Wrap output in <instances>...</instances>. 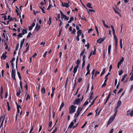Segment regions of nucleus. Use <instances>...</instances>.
<instances>
[{"label":"nucleus","instance_id":"f257e3e1","mask_svg":"<svg viewBox=\"0 0 133 133\" xmlns=\"http://www.w3.org/2000/svg\"><path fill=\"white\" fill-rule=\"evenodd\" d=\"M76 107L72 105L69 108V113L71 114L74 112L76 111Z\"/></svg>","mask_w":133,"mask_h":133},{"label":"nucleus","instance_id":"f03ea898","mask_svg":"<svg viewBox=\"0 0 133 133\" xmlns=\"http://www.w3.org/2000/svg\"><path fill=\"white\" fill-rule=\"evenodd\" d=\"M82 110V108L81 107L78 108L77 112L75 113L74 115V117L77 118L81 112Z\"/></svg>","mask_w":133,"mask_h":133},{"label":"nucleus","instance_id":"7ed1b4c3","mask_svg":"<svg viewBox=\"0 0 133 133\" xmlns=\"http://www.w3.org/2000/svg\"><path fill=\"white\" fill-rule=\"evenodd\" d=\"M60 13L61 15V18L62 19L64 18V19L66 21H68L69 19V17H67L66 15H65L62 12L60 11Z\"/></svg>","mask_w":133,"mask_h":133},{"label":"nucleus","instance_id":"20e7f679","mask_svg":"<svg viewBox=\"0 0 133 133\" xmlns=\"http://www.w3.org/2000/svg\"><path fill=\"white\" fill-rule=\"evenodd\" d=\"M20 85L21 87V89H19V91L18 92H17L16 94V95L17 96H19L21 92V90H22V83L21 81L20 82Z\"/></svg>","mask_w":133,"mask_h":133},{"label":"nucleus","instance_id":"39448f33","mask_svg":"<svg viewBox=\"0 0 133 133\" xmlns=\"http://www.w3.org/2000/svg\"><path fill=\"white\" fill-rule=\"evenodd\" d=\"M76 122V119H75L73 120L71 122L70 124H69L68 127V128L70 129L71 128L73 127L74 123H75Z\"/></svg>","mask_w":133,"mask_h":133},{"label":"nucleus","instance_id":"423d86ee","mask_svg":"<svg viewBox=\"0 0 133 133\" xmlns=\"http://www.w3.org/2000/svg\"><path fill=\"white\" fill-rule=\"evenodd\" d=\"M127 115H130L131 117L133 116V110L131 111L130 112V110H128L127 112Z\"/></svg>","mask_w":133,"mask_h":133},{"label":"nucleus","instance_id":"0eeeda50","mask_svg":"<svg viewBox=\"0 0 133 133\" xmlns=\"http://www.w3.org/2000/svg\"><path fill=\"white\" fill-rule=\"evenodd\" d=\"M69 2L68 3H63L62 2V6L63 7H65L66 8H68L69 6Z\"/></svg>","mask_w":133,"mask_h":133},{"label":"nucleus","instance_id":"6e6552de","mask_svg":"<svg viewBox=\"0 0 133 133\" xmlns=\"http://www.w3.org/2000/svg\"><path fill=\"white\" fill-rule=\"evenodd\" d=\"M114 119L112 117H110L108 121L107 126L109 125V124L111 123Z\"/></svg>","mask_w":133,"mask_h":133},{"label":"nucleus","instance_id":"1a4fd4ad","mask_svg":"<svg viewBox=\"0 0 133 133\" xmlns=\"http://www.w3.org/2000/svg\"><path fill=\"white\" fill-rule=\"evenodd\" d=\"M80 101V99H77L74 102V104L75 105H78Z\"/></svg>","mask_w":133,"mask_h":133},{"label":"nucleus","instance_id":"9d476101","mask_svg":"<svg viewBox=\"0 0 133 133\" xmlns=\"http://www.w3.org/2000/svg\"><path fill=\"white\" fill-rule=\"evenodd\" d=\"M2 36L4 37V38L5 39V41L6 42H8V38L7 36L6 35L5 36L4 33H3Z\"/></svg>","mask_w":133,"mask_h":133},{"label":"nucleus","instance_id":"9b49d317","mask_svg":"<svg viewBox=\"0 0 133 133\" xmlns=\"http://www.w3.org/2000/svg\"><path fill=\"white\" fill-rule=\"evenodd\" d=\"M41 28V26L39 25H38L37 24H36V26L35 29V30L36 31H38Z\"/></svg>","mask_w":133,"mask_h":133},{"label":"nucleus","instance_id":"f8f14e48","mask_svg":"<svg viewBox=\"0 0 133 133\" xmlns=\"http://www.w3.org/2000/svg\"><path fill=\"white\" fill-rule=\"evenodd\" d=\"M52 18L51 17H49V19L47 22V23L49 25H50L51 23Z\"/></svg>","mask_w":133,"mask_h":133},{"label":"nucleus","instance_id":"ddd939ff","mask_svg":"<svg viewBox=\"0 0 133 133\" xmlns=\"http://www.w3.org/2000/svg\"><path fill=\"white\" fill-rule=\"evenodd\" d=\"M77 36H80L82 34V30H78L77 31Z\"/></svg>","mask_w":133,"mask_h":133},{"label":"nucleus","instance_id":"4468645a","mask_svg":"<svg viewBox=\"0 0 133 133\" xmlns=\"http://www.w3.org/2000/svg\"><path fill=\"white\" fill-rule=\"evenodd\" d=\"M104 40V39L103 38H101L99 39L97 41V43H101Z\"/></svg>","mask_w":133,"mask_h":133},{"label":"nucleus","instance_id":"2eb2a0df","mask_svg":"<svg viewBox=\"0 0 133 133\" xmlns=\"http://www.w3.org/2000/svg\"><path fill=\"white\" fill-rule=\"evenodd\" d=\"M64 102H62L61 103V104L60 107L59 111H61L62 108L64 107Z\"/></svg>","mask_w":133,"mask_h":133},{"label":"nucleus","instance_id":"dca6fc26","mask_svg":"<svg viewBox=\"0 0 133 133\" xmlns=\"http://www.w3.org/2000/svg\"><path fill=\"white\" fill-rule=\"evenodd\" d=\"M78 67L75 66L74 68V71H73V73L74 74H75L78 68Z\"/></svg>","mask_w":133,"mask_h":133},{"label":"nucleus","instance_id":"f3484780","mask_svg":"<svg viewBox=\"0 0 133 133\" xmlns=\"http://www.w3.org/2000/svg\"><path fill=\"white\" fill-rule=\"evenodd\" d=\"M7 57V56L6 55H5V54H4V53L2 55L1 57V58L2 59H5Z\"/></svg>","mask_w":133,"mask_h":133},{"label":"nucleus","instance_id":"a211bd4d","mask_svg":"<svg viewBox=\"0 0 133 133\" xmlns=\"http://www.w3.org/2000/svg\"><path fill=\"white\" fill-rule=\"evenodd\" d=\"M111 45H109L108 47V53L109 55L110 54L111 52Z\"/></svg>","mask_w":133,"mask_h":133},{"label":"nucleus","instance_id":"6ab92c4d","mask_svg":"<svg viewBox=\"0 0 133 133\" xmlns=\"http://www.w3.org/2000/svg\"><path fill=\"white\" fill-rule=\"evenodd\" d=\"M42 94H44L45 92V90L44 88H43L41 89Z\"/></svg>","mask_w":133,"mask_h":133},{"label":"nucleus","instance_id":"aec40b11","mask_svg":"<svg viewBox=\"0 0 133 133\" xmlns=\"http://www.w3.org/2000/svg\"><path fill=\"white\" fill-rule=\"evenodd\" d=\"M27 30L26 29H23L22 30V33L23 34V35H24L25 34L27 33Z\"/></svg>","mask_w":133,"mask_h":133},{"label":"nucleus","instance_id":"412c9836","mask_svg":"<svg viewBox=\"0 0 133 133\" xmlns=\"http://www.w3.org/2000/svg\"><path fill=\"white\" fill-rule=\"evenodd\" d=\"M119 42H120V46L121 49H122V47H123V45H122V39H120Z\"/></svg>","mask_w":133,"mask_h":133},{"label":"nucleus","instance_id":"4be33fe9","mask_svg":"<svg viewBox=\"0 0 133 133\" xmlns=\"http://www.w3.org/2000/svg\"><path fill=\"white\" fill-rule=\"evenodd\" d=\"M105 69L104 68H103V71L101 74V76H102L103 75H104V74L105 72Z\"/></svg>","mask_w":133,"mask_h":133},{"label":"nucleus","instance_id":"5701e85b","mask_svg":"<svg viewBox=\"0 0 133 133\" xmlns=\"http://www.w3.org/2000/svg\"><path fill=\"white\" fill-rule=\"evenodd\" d=\"M22 35H23V34L22 33H20L18 35V38H17V39H19L20 37H22Z\"/></svg>","mask_w":133,"mask_h":133},{"label":"nucleus","instance_id":"b1692460","mask_svg":"<svg viewBox=\"0 0 133 133\" xmlns=\"http://www.w3.org/2000/svg\"><path fill=\"white\" fill-rule=\"evenodd\" d=\"M80 60H79V59H78L77 60L76 63L77 64V65L76 66L79 67V65L80 63Z\"/></svg>","mask_w":133,"mask_h":133},{"label":"nucleus","instance_id":"393cba45","mask_svg":"<svg viewBox=\"0 0 133 133\" xmlns=\"http://www.w3.org/2000/svg\"><path fill=\"white\" fill-rule=\"evenodd\" d=\"M16 70L15 69H14V68H12L11 74H16Z\"/></svg>","mask_w":133,"mask_h":133},{"label":"nucleus","instance_id":"a878e982","mask_svg":"<svg viewBox=\"0 0 133 133\" xmlns=\"http://www.w3.org/2000/svg\"><path fill=\"white\" fill-rule=\"evenodd\" d=\"M97 97H96L92 101V102L91 103V104L89 105V107H91V106L94 104L95 100L97 98Z\"/></svg>","mask_w":133,"mask_h":133},{"label":"nucleus","instance_id":"bb28decb","mask_svg":"<svg viewBox=\"0 0 133 133\" xmlns=\"http://www.w3.org/2000/svg\"><path fill=\"white\" fill-rule=\"evenodd\" d=\"M15 75L16 74H11V76L12 79L15 81H16V79L15 77Z\"/></svg>","mask_w":133,"mask_h":133},{"label":"nucleus","instance_id":"cd10ccee","mask_svg":"<svg viewBox=\"0 0 133 133\" xmlns=\"http://www.w3.org/2000/svg\"><path fill=\"white\" fill-rule=\"evenodd\" d=\"M7 106L8 107V111H9L10 109V106L9 103L8 102H7L6 103Z\"/></svg>","mask_w":133,"mask_h":133},{"label":"nucleus","instance_id":"c85d7f7f","mask_svg":"<svg viewBox=\"0 0 133 133\" xmlns=\"http://www.w3.org/2000/svg\"><path fill=\"white\" fill-rule=\"evenodd\" d=\"M87 6H88L89 8H91V9L92 8V7L91 6V4L90 3H88L87 4Z\"/></svg>","mask_w":133,"mask_h":133},{"label":"nucleus","instance_id":"c756f323","mask_svg":"<svg viewBox=\"0 0 133 133\" xmlns=\"http://www.w3.org/2000/svg\"><path fill=\"white\" fill-rule=\"evenodd\" d=\"M89 103L88 99L83 104V106H85L87 105Z\"/></svg>","mask_w":133,"mask_h":133},{"label":"nucleus","instance_id":"7c9ffc66","mask_svg":"<svg viewBox=\"0 0 133 133\" xmlns=\"http://www.w3.org/2000/svg\"><path fill=\"white\" fill-rule=\"evenodd\" d=\"M95 30H96V31L97 32V35H98V36L99 35V32H98V28L97 27V26L96 25H95Z\"/></svg>","mask_w":133,"mask_h":133},{"label":"nucleus","instance_id":"2f4dec72","mask_svg":"<svg viewBox=\"0 0 133 133\" xmlns=\"http://www.w3.org/2000/svg\"><path fill=\"white\" fill-rule=\"evenodd\" d=\"M85 51V49H84L82 51L81 53L80 54V56L81 57V56H82L83 54H84V52Z\"/></svg>","mask_w":133,"mask_h":133},{"label":"nucleus","instance_id":"473e14b6","mask_svg":"<svg viewBox=\"0 0 133 133\" xmlns=\"http://www.w3.org/2000/svg\"><path fill=\"white\" fill-rule=\"evenodd\" d=\"M121 101H119L117 103V106L119 107L121 105Z\"/></svg>","mask_w":133,"mask_h":133},{"label":"nucleus","instance_id":"72a5a7b5","mask_svg":"<svg viewBox=\"0 0 133 133\" xmlns=\"http://www.w3.org/2000/svg\"><path fill=\"white\" fill-rule=\"evenodd\" d=\"M76 29L75 28L71 32V34L74 35L76 33Z\"/></svg>","mask_w":133,"mask_h":133},{"label":"nucleus","instance_id":"f704fd0d","mask_svg":"<svg viewBox=\"0 0 133 133\" xmlns=\"http://www.w3.org/2000/svg\"><path fill=\"white\" fill-rule=\"evenodd\" d=\"M122 62H121V61H120L117 64V68L118 69L119 68V66L122 63Z\"/></svg>","mask_w":133,"mask_h":133},{"label":"nucleus","instance_id":"c9c22d12","mask_svg":"<svg viewBox=\"0 0 133 133\" xmlns=\"http://www.w3.org/2000/svg\"><path fill=\"white\" fill-rule=\"evenodd\" d=\"M118 42V41H115V46L116 50L117 49V47Z\"/></svg>","mask_w":133,"mask_h":133},{"label":"nucleus","instance_id":"e433bc0d","mask_svg":"<svg viewBox=\"0 0 133 133\" xmlns=\"http://www.w3.org/2000/svg\"><path fill=\"white\" fill-rule=\"evenodd\" d=\"M20 111L19 109H17V114L16 115V119H17V117L18 116V115Z\"/></svg>","mask_w":133,"mask_h":133},{"label":"nucleus","instance_id":"4c0bfd02","mask_svg":"<svg viewBox=\"0 0 133 133\" xmlns=\"http://www.w3.org/2000/svg\"><path fill=\"white\" fill-rule=\"evenodd\" d=\"M8 19H9L10 21L14 20V19L11 18L10 15H8Z\"/></svg>","mask_w":133,"mask_h":133},{"label":"nucleus","instance_id":"58836bf2","mask_svg":"<svg viewBox=\"0 0 133 133\" xmlns=\"http://www.w3.org/2000/svg\"><path fill=\"white\" fill-rule=\"evenodd\" d=\"M25 41V38H23V39L22 41H21L20 44L23 45V44L24 42Z\"/></svg>","mask_w":133,"mask_h":133},{"label":"nucleus","instance_id":"ea45409f","mask_svg":"<svg viewBox=\"0 0 133 133\" xmlns=\"http://www.w3.org/2000/svg\"><path fill=\"white\" fill-rule=\"evenodd\" d=\"M90 67V64H89L87 66L86 69L87 70H89Z\"/></svg>","mask_w":133,"mask_h":133},{"label":"nucleus","instance_id":"a19ab883","mask_svg":"<svg viewBox=\"0 0 133 133\" xmlns=\"http://www.w3.org/2000/svg\"><path fill=\"white\" fill-rule=\"evenodd\" d=\"M127 76V74H125V76H123V77H122V78L121 80V81H122V82H123L124 81V80L125 79V76Z\"/></svg>","mask_w":133,"mask_h":133},{"label":"nucleus","instance_id":"79ce46f5","mask_svg":"<svg viewBox=\"0 0 133 133\" xmlns=\"http://www.w3.org/2000/svg\"><path fill=\"white\" fill-rule=\"evenodd\" d=\"M118 75H121L123 73V71L122 70H121L120 71H118Z\"/></svg>","mask_w":133,"mask_h":133},{"label":"nucleus","instance_id":"37998d69","mask_svg":"<svg viewBox=\"0 0 133 133\" xmlns=\"http://www.w3.org/2000/svg\"><path fill=\"white\" fill-rule=\"evenodd\" d=\"M52 5H51L50 4H49V5L47 8V9L48 10H49L52 7Z\"/></svg>","mask_w":133,"mask_h":133},{"label":"nucleus","instance_id":"c03bdc74","mask_svg":"<svg viewBox=\"0 0 133 133\" xmlns=\"http://www.w3.org/2000/svg\"><path fill=\"white\" fill-rule=\"evenodd\" d=\"M3 88L2 86H1V94H3Z\"/></svg>","mask_w":133,"mask_h":133},{"label":"nucleus","instance_id":"a18cd8bd","mask_svg":"<svg viewBox=\"0 0 133 133\" xmlns=\"http://www.w3.org/2000/svg\"><path fill=\"white\" fill-rule=\"evenodd\" d=\"M130 80L132 81L133 80V72L132 75L130 79Z\"/></svg>","mask_w":133,"mask_h":133},{"label":"nucleus","instance_id":"49530a36","mask_svg":"<svg viewBox=\"0 0 133 133\" xmlns=\"http://www.w3.org/2000/svg\"><path fill=\"white\" fill-rule=\"evenodd\" d=\"M100 74L99 72L96 71L95 74V77L98 75L99 74Z\"/></svg>","mask_w":133,"mask_h":133},{"label":"nucleus","instance_id":"de8ad7c7","mask_svg":"<svg viewBox=\"0 0 133 133\" xmlns=\"http://www.w3.org/2000/svg\"><path fill=\"white\" fill-rule=\"evenodd\" d=\"M30 96L29 94H28L27 95V97L26 98V101H27L28 99L30 100Z\"/></svg>","mask_w":133,"mask_h":133},{"label":"nucleus","instance_id":"09e8293b","mask_svg":"<svg viewBox=\"0 0 133 133\" xmlns=\"http://www.w3.org/2000/svg\"><path fill=\"white\" fill-rule=\"evenodd\" d=\"M31 35H32V34H31V32H29L27 36V38H28L30 37Z\"/></svg>","mask_w":133,"mask_h":133},{"label":"nucleus","instance_id":"8fccbe9b","mask_svg":"<svg viewBox=\"0 0 133 133\" xmlns=\"http://www.w3.org/2000/svg\"><path fill=\"white\" fill-rule=\"evenodd\" d=\"M114 39H115V41H118V39L117 38V36L116 35L114 36Z\"/></svg>","mask_w":133,"mask_h":133},{"label":"nucleus","instance_id":"3c124183","mask_svg":"<svg viewBox=\"0 0 133 133\" xmlns=\"http://www.w3.org/2000/svg\"><path fill=\"white\" fill-rule=\"evenodd\" d=\"M85 64V61H83L82 65V68H83Z\"/></svg>","mask_w":133,"mask_h":133},{"label":"nucleus","instance_id":"603ef678","mask_svg":"<svg viewBox=\"0 0 133 133\" xmlns=\"http://www.w3.org/2000/svg\"><path fill=\"white\" fill-rule=\"evenodd\" d=\"M16 104L17 105V109H20L21 108V106L20 105H18L17 103H16Z\"/></svg>","mask_w":133,"mask_h":133},{"label":"nucleus","instance_id":"864d4df0","mask_svg":"<svg viewBox=\"0 0 133 133\" xmlns=\"http://www.w3.org/2000/svg\"><path fill=\"white\" fill-rule=\"evenodd\" d=\"M48 53V52L47 51H46L44 53V55H43V57H46V55H47V54Z\"/></svg>","mask_w":133,"mask_h":133},{"label":"nucleus","instance_id":"5fc2aeb1","mask_svg":"<svg viewBox=\"0 0 133 133\" xmlns=\"http://www.w3.org/2000/svg\"><path fill=\"white\" fill-rule=\"evenodd\" d=\"M87 72L85 75L86 76H87L88 75L90 74V70H87Z\"/></svg>","mask_w":133,"mask_h":133},{"label":"nucleus","instance_id":"6e6d98bb","mask_svg":"<svg viewBox=\"0 0 133 133\" xmlns=\"http://www.w3.org/2000/svg\"><path fill=\"white\" fill-rule=\"evenodd\" d=\"M57 130V128L56 127H55V129L53 130V131L51 133H55V132Z\"/></svg>","mask_w":133,"mask_h":133},{"label":"nucleus","instance_id":"4d7b16f0","mask_svg":"<svg viewBox=\"0 0 133 133\" xmlns=\"http://www.w3.org/2000/svg\"><path fill=\"white\" fill-rule=\"evenodd\" d=\"M29 45L28 46L27 48H26V50L24 52V53H25L27 51L29 50Z\"/></svg>","mask_w":133,"mask_h":133},{"label":"nucleus","instance_id":"13d9d810","mask_svg":"<svg viewBox=\"0 0 133 133\" xmlns=\"http://www.w3.org/2000/svg\"><path fill=\"white\" fill-rule=\"evenodd\" d=\"M44 7H43V8H41V9L43 13H45V11L44 9Z\"/></svg>","mask_w":133,"mask_h":133},{"label":"nucleus","instance_id":"bf43d9fd","mask_svg":"<svg viewBox=\"0 0 133 133\" xmlns=\"http://www.w3.org/2000/svg\"><path fill=\"white\" fill-rule=\"evenodd\" d=\"M89 11L91 12H95V10L93 9H90L89 10Z\"/></svg>","mask_w":133,"mask_h":133},{"label":"nucleus","instance_id":"052dcab7","mask_svg":"<svg viewBox=\"0 0 133 133\" xmlns=\"http://www.w3.org/2000/svg\"><path fill=\"white\" fill-rule=\"evenodd\" d=\"M52 122L51 121H50L49 123V127H50L51 125H52Z\"/></svg>","mask_w":133,"mask_h":133},{"label":"nucleus","instance_id":"680f3d73","mask_svg":"<svg viewBox=\"0 0 133 133\" xmlns=\"http://www.w3.org/2000/svg\"><path fill=\"white\" fill-rule=\"evenodd\" d=\"M95 72V69H94L93 70L92 72V75L93 76H94V73Z\"/></svg>","mask_w":133,"mask_h":133},{"label":"nucleus","instance_id":"e2e57ef3","mask_svg":"<svg viewBox=\"0 0 133 133\" xmlns=\"http://www.w3.org/2000/svg\"><path fill=\"white\" fill-rule=\"evenodd\" d=\"M69 30L71 32L72 31V27L71 26H70L69 28Z\"/></svg>","mask_w":133,"mask_h":133},{"label":"nucleus","instance_id":"0e129e2a","mask_svg":"<svg viewBox=\"0 0 133 133\" xmlns=\"http://www.w3.org/2000/svg\"><path fill=\"white\" fill-rule=\"evenodd\" d=\"M16 7L17 8V9H16V13L18 14V10H19V9L16 6Z\"/></svg>","mask_w":133,"mask_h":133},{"label":"nucleus","instance_id":"69168bd1","mask_svg":"<svg viewBox=\"0 0 133 133\" xmlns=\"http://www.w3.org/2000/svg\"><path fill=\"white\" fill-rule=\"evenodd\" d=\"M69 26V24L68 23L65 26V28L66 29H67Z\"/></svg>","mask_w":133,"mask_h":133},{"label":"nucleus","instance_id":"338daca9","mask_svg":"<svg viewBox=\"0 0 133 133\" xmlns=\"http://www.w3.org/2000/svg\"><path fill=\"white\" fill-rule=\"evenodd\" d=\"M37 55V54L36 53H35L34 55L32 56V58L33 57L34 58Z\"/></svg>","mask_w":133,"mask_h":133},{"label":"nucleus","instance_id":"774afa93","mask_svg":"<svg viewBox=\"0 0 133 133\" xmlns=\"http://www.w3.org/2000/svg\"><path fill=\"white\" fill-rule=\"evenodd\" d=\"M82 80V78H78V83H79Z\"/></svg>","mask_w":133,"mask_h":133}]
</instances>
